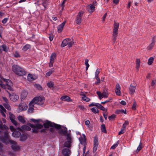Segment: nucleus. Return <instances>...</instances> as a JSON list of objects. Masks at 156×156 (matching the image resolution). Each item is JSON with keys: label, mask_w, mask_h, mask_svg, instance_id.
I'll list each match as a JSON object with an SVG mask.
<instances>
[{"label": "nucleus", "mask_w": 156, "mask_h": 156, "mask_svg": "<svg viewBox=\"0 0 156 156\" xmlns=\"http://www.w3.org/2000/svg\"><path fill=\"white\" fill-rule=\"evenodd\" d=\"M154 58L152 57H150L148 60V64L150 65H151L153 61Z\"/></svg>", "instance_id": "4c0bfd02"}, {"label": "nucleus", "mask_w": 156, "mask_h": 156, "mask_svg": "<svg viewBox=\"0 0 156 156\" xmlns=\"http://www.w3.org/2000/svg\"><path fill=\"white\" fill-rule=\"evenodd\" d=\"M101 94L103 97L104 98H106L108 97V94L107 92V91H104L102 93H101Z\"/></svg>", "instance_id": "a19ab883"}, {"label": "nucleus", "mask_w": 156, "mask_h": 156, "mask_svg": "<svg viewBox=\"0 0 156 156\" xmlns=\"http://www.w3.org/2000/svg\"><path fill=\"white\" fill-rule=\"evenodd\" d=\"M97 94L98 96L100 99L101 100L103 98L102 95L101 94V93L100 92L97 91Z\"/></svg>", "instance_id": "6e6d98bb"}, {"label": "nucleus", "mask_w": 156, "mask_h": 156, "mask_svg": "<svg viewBox=\"0 0 156 156\" xmlns=\"http://www.w3.org/2000/svg\"><path fill=\"white\" fill-rule=\"evenodd\" d=\"M52 123L50 121H47L46 122L43 124L45 128H48L49 126L52 127Z\"/></svg>", "instance_id": "a211bd4d"}, {"label": "nucleus", "mask_w": 156, "mask_h": 156, "mask_svg": "<svg viewBox=\"0 0 156 156\" xmlns=\"http://www.w3.org/2000/svg\"><path fill=\"white\" fill-rule=\"evenodd\" d=\"M129 124V122L128 121H126L123 124L122 128L125 129L126 126Z\"/></svg>", "instance_id": "c03bdc74"}, {"label": "nucleus", "mask_w": 156, "mask_h": 156, "mask_svg": "<svg viewBox=\"0 0 156 156\" xmlns=\"http://www.w3.org/2000/svg\"><path fill=\"white\" fill-rule=\"evenodd\" d=\"M31 120L33 121V122H34V123H35V122H39L40 120V119H38V120H36V119H31Z\"/></svg>", "instance_id": "338daca9"}, {"label": "nucleus", "mask_w": 156, "mask_h": 156, "mask_svg": "<svg viewBox=\"0 0 156 156\" xmlns=\"http://www.w3.org/2000/svg\"><path fill=\"white\" fill-rule=\"evenodd\" d=\"M83 135L84 136L83 138H79L80 140V142L82 144L84 143V142L85 141V136L84 135Z\"/></svg>", "instance_id": "a18cd8bd"}, {"label": "nucleus", "mask_w": 156, "mask_h": 156, "mask_svg": "<svg viewBox=\"0 0 156 156\" xmlns=\"http://www.w3.org/2000/svg\"><path fill=\"white\" fill-rule=\"evenodd\" d=\"M66 140V141L64 144V147L69 148L71 146V144L72 142V138L70 134L67 133V134Z\"/></svg>", "instance_id": "39448f33"}, {"label": "nucleus", "mask_w": 156, "mask_h": 156, "mask_svg": "<svg viewBox=\"0 0 156 156\" xmlns=\"http://www.w3.org/2000/svg\"><path fill=\"white\" fill-rule=\"evenodd\" d=\"M67 129L66 127H64V129H61L58 131L59 134H62L63 135H67Z\"/></svg>", "instance_id": "4be33fe9"}, {"label": "nucleus", "mask_w": 156, "mask_h": 156, "mask_svg": "<svg viewBox=\"0 0 156 156\" xmlns=\"http://www.w3.org/2000/svg\"><path fill=\"white\" fill-rule=\"evenodd\" d=\"M27 136L25 134H22L21 135L20 137V140L21 141H24L27 138Z\"/></svg>", "instance_id": "2f4dec72"}, {"label": "nucleus", "mask_w": 156, "mask_h": 156, "mask_svg": "<svg viewBox=\"0 0 156 156\" xmlns=\"http://www.w3.org/2000/svg\"><path fill=\"white\" fill-rule=\"evenodd\" d=\"M0 127L1 128V129H2V130L5 129L6 130V131L4 133V134L5 133H8L7 131V130L9 129V128L6 125H4L3 126H2L1 125H0ZM7 134H8V133Z\"/></svg>", "instance_id": "7c9ffc66"}, {"label": "nucleus", "mask_w": 156, "mask_h": 156, "mask_svg": "<svg viewBox=\"0 0 156 156\" xmlns=\"http://www.w3.org/2000/svg\"><path fill=\"white\" fill-rule=\"evenodd\" d=\"M74 42L73 41H70L68 42V46L69 47H71L74 44Z\"/></svg>", "instance_id": "13d9d810"}, {"label": "nucleus", "mask_w": 156, "mask_h": 156, "mask_svg": "<svg viewBox=\"0 0 156 156\" xmlns=\"http://www.w3.org/2000/svg\"><path fill=\"white\" fill-rule=\"evenodd\" d=\"M9 97L10 100L14 102L17 101L19 98V96L14 94H12L9 93Z\"/></svg>", "instance_id": "4468645a"}, {"label": "nucleus", "mask_w": 156, "mask_h": 156, "mask_svg": "<svg viewBox=\"0 0 156 156\" xmlns=\"http://www.w3.org/2000/svg\"><path fill=\"white\" fill-rule=\"evenodd\" d=\"M98 144V140L96 136H95L94 139V147L93 149V151L95 152L97 149Z\"/></svg>", "instance_id": "ddd939ff"}, {"label": "nucleus", "mask_w": 156, "mask_h": 156, "mask_svg": "<svg viewBox=\"0 0 156 156\" xmlns=\"http://www.w3.org/2000/svg\"><path fill=\"white\" fill-rule=\"evenodd\" d=\"M27 79L29 80H34L32 75L29 74L27 76Z\"/></svg>", "instance_id": "37998d69"}, {"label": "nucleus", "mask_w": 156, "mask_h": 156, "mask_svg": "<svg viewBox=\"0 0 156 156\" xmlns=\"http://www.w3.org/2000/svg\"><path fill=\"white\" fill-rule=\"evenodd\" d=\"M0 112L2 115L4 117H5V115L4 112H6V110L5 109L3 106L0 105Z\"/></svg>", "instance_id": "412c9836"}, {"label": "nucleus", "mask_w": 156, "mask_h": 156, "mask_svg": "<svg viewBox=\"0 0 156 156\" xmlns=\"http://www.w3.org/2000/svg\"><path fill=\"white\" fill-rule=\"evenodd\" d=\"M4 85H2L1 87L4 88H7L10 90H12V87L13 86L12 82L9 80H6V84L5 87Z\"/></svg>", "instance_id": "0eeeda50"}, {"label": "nucleus", "mask_w": 156, "mask_h": 156, "mask_svg": "<svg viewBox=\"0 0 156 156\" xmlns=\"http://www.w3.org/2000/svg\"><path fill=\"white\" fill-rule=\"evenodd\" d=\"M140 59L138 58H137L136 59V70L137 71H138L139 70V68L140 66Z\"/></svg>", "instance_id": "cd10ccee"}, {"label": "nucleus", "mask_w": 156, "mask_h": 156, "mask_svg": "<svg viewBox=\"0 0 156 156\" xmlns=\"http://www.w3.org/2000/svg\"><path fill=\"white\" fill-rule=\"evenodd\" d=\"M21 128L24 130H30L31 128L29 126L27 125H23L22 126Z\"/></svg>", "instance_id": "72a5a7b5"}, {"label": "nucleus", "mask_w": 156, "mask_h": 156, "mask_svg": "<svg viewBox=\"0 0 156 156\" xmlns=\"http://www.w3.org/2000/svg\"><path fill=\"white\" fill-rule=\"evenodd\" d=\"M155 42V40L154 38H153L152 40L151 43L150 44V45L148 46L147 48L148 50H151L152 49L153 47L154 46Z\"/></svg>", "instance_id": "b1692460"}, {"label": "nucleus", "mask_w": 156, "mask_h": 156, "mask_svg": "<svg viewBox=\"0 0 156 156\" xmlns=\"http://www.w3.org/2000/svg\"><path fill=\"white\" fill-rule=\"evenodd\" d=\"M3 101L6 103H8L9 101L8 99L5 97H2Z\"/></svg>", "instance_id": "69168bd1"}, {"label": "nucleus", "mask_w": 156, "mask_h": 156, "mask_svg": "<svg viewBox=\"0 0 156 156\" xmlns=\"http://www.w3.org/2000/svg\"><path fill=\"white\" fill-rule=\"evenodd\" d=\"M31 101L34 105L37 104L39 105H42L44 103V97H36Z\"/></svg>", "instance_id": "423d86ee"}, {"label": "nucleus", "mask_w": 156, "mask_h": 156, "mask_svg": "<svg viewBox=\"0 0 156 156\" xmlns=\"http://www.w3.org/2000/svg\"><path fill=\"white\" fill-rule=\"evenodd\" d=\"M8 19V18H5L2 20V22L3 24H5L6 23Z\"/></svg>", "instance_id": "0e129e2a"}, {"label": "nucleus", "mask_w": 156, "mask_h": 156, "mask_svg": "<svg viewBox=\"0 0 156 156\" xmlns=\"http://www.w3.org/2000/svg\"><path fill=\"white\" fill-rule=\"evenodd\" d=\"M52 127H54L55 128L58 129H60L61 128V125L55 124L53 122L52 123Z\"/></svg>", "instance_id": "f704fd0d"}, {"label": "nucleus", "mask_w": 156, "mask_h": 156, "mask_svg": "<svg viewBox=\"0 0 156 156\" xmlns=\"http://www.w3.org/2000/svg\"><path fill=\"white\" fill-rule=\"evenodd\" d=\"M56 54L55 53H52L50 56V62L49 66L50 67H51L53 66L55 59L56 58Z\"/></svg>", "instance_id": "f8f14e48"}, {"label": "nucleus", "mask_w": 156, "mask_h": 156, "mask_svg": "<svg viewBox=\"0 0 156 156\" xmlns=\"http://www.w3.org/2000/svg\"><path fill=\"white\" fill-rule=\"evenodd\" d=\"M103 115L105 120H107L108 116V113L107 112V110H106V112H105L103 113Z\"/></svg>", "instance_id": "3c124183"}, {"label": "nucleus", "mask_w": 156, "mask_h": 156, "mask_svg": "<svg viewBox=\"0 0 156 156\" xmlns=\"http://www.w3.org/2000/svg\"><path fill=\"white\" fill-rule=\"evenodd\" d=\"M28 94L27 92L25 90L22 91L21 94L20 98L22 100H24L27 97Z\"/></svg>", "instance_id": "6ab92c4d"}, {"label": "nucleus", "mask_w": 156, "mask_h": 156, "mask_svg": "<svg viewBox=\"0 0 156 156\" xmlns=\"http://www.w3.org/2000/svg\"><path fill=\"white\" fill-rule=\"evenodd\" d=\"M14 56L16 58L20 57V55L19 54V53L17 51H16L14 52Z\"/></svg>", "instance_id": "5fc2aeb1"}, {"label": "nucleus", "mask_w": 156, "mask_h": 156, "mask_svg": "<svg viewBox=\"0 0 156 156\" xmlns=\"http://www.w3.org/2000/svg\"><path fill=\"white\" fill-rule=\"evenodd\" d=\"M3 105L5 106L6 108L10 110L11 109V108L10 105L8 104V103H4Z\"/></svg>", "instance_id": "49530a36"}, {"label": "nucleus", "mask_w": 156, "mask_h": 156, "mask_svg": "<svg viewBox=\"0 0 156 156\" xmlns=\"http://www.w3.org/2000/svg\"><path fill=\"white\" fill-rule=\"evenodd\" d=\"M118 145V144L116 143L114 144L111 147V149H114Z\"/></svg>", "instance_id": "680f3d73"}, {"label": "nucleus", "mask_w": 156, "mask_h": 156, "mask_svg": "<svg viewBox=\"0 0 156 156\" xmlns=\"http://www.w3.org/2000/svg\"><path fill=\"white\" fill-rule=\"evenodd\" d=\"M54 70L53 69H50L49 71L46 73V77H48L50 76L52 73L54 72Z\"/></svg>", "instance_id": "c756f323"}, {"label": "nucleus", "mask_w": 156, "mask_h": 156, "mask_svg": "<svg viewBox=\"0 0 156 156\" xmlns=\"http://www.w3.org/2000/svg\"><path fill=\"white\" fill-rule=\"evenodd\" d=\"M2 47L3 48V51L5 52H7L9 49V48L5 44L2 45Z\"/></svg>", "instance_id": "ea45409f"}, {"label": "nucleus", "mask_w": 156, "mask_h": 156, "mask_svg": "<svg viewBox=\"0 0 156 156\" xmlns=\"http://www.w3.org/2000/svg\"><path fill=\"white\" fill-rule=\"evenodd\" d=\"M27 105L26 104L21 103L19 105L17 111L20 112L26 110L27 109Z\"/></svg>", "instance_id": "6e6552de"}, {"label": "nucleus", "mask_w": 156, "mask_h": 156, "mask_svg": "<svg viewBox=\"0 0 156 156\" xmlns=\"http://www.w3.org/2000/svg\"><path fill=\"white\" fill-rule=\"evenodd\" d=\"M66 21H64L58 27V32H61L62 30L63 27L65 25Z\"/></svg>", "instance_id": "aec40b11"}, {"label": "nucleus", "mask_w": 156, "mask_h": 156, "mask_svg": "<svg viewBox=\"0 0 156 156\" xmlns=\"http://www.w3.org/2000/svg\"><path fill=\"white\" fill-rule=\"evenodd\" d=\"M29 126L33 128L32 132L33 133H37L38 132L40 131L41 132H44L45 130V129H43L41 130L40 129L43 128V126L42 125L37 124L35 125L32 124H29Z\"/></svg>", "instance_id": "7ed1b4c3"}, {"label": "nucleus", "mask_w": 156, "mask_h": 156, "mask_svg": "<svg viewBox=\"0 0 156 156\" xmlns=\"http://www.w3.org/2000/svg\"><path fill=\"white\" fill-rule=\"evenodd\" d=\"M87 9L88 12L91 13L95 11V7L92 5H88L87 7Z\"/></svg>", "instance_id": "dca6fc26"}, {"label": "nucleus", "mask_w": 156, "mask_h": 156, "mask_svg": "<svg viewBox=\"0 0 156 156\" xmlns=\"http://www.w3.org/2000/svg\"><path fill=\"white\" fill-rule=\"evenodd\" d=\"M116 115L114 114H113L108 117L109 119L110 120H113L115 118Z\"/></svg>", "instance_id": "4d7b16f0"}, {"label": "nucleus", "mask_w": 156, "mask_h": 156, "mask_svg": "<svg viewBox=\"0 0 156 156\" xmlns=\"http://www.w3.org/2000/svg\"><path fill=\"white\" fill-rule=\"evenodd\" d=\"M91 110L92 111L95 113H98V109L96 107H94L92 108Z\"/></svg>", "instance_id": "09e8293b"}, {"label": "nucleus", "mask_w": 156, "mask_h": 156, "mask_svg": "<svg viewBox=\"0 0 156 156\" xmlns=\"http://www.w3.org/2000/svg\"><path fill=\"white\" fill-rule=\"evenodd\" d=\"M125 130V129L122 128L121 130L119 133V135H121L123 133H124Z\"/></svg>", "instance_id": "e2e57ef3"}, {"label": "nucleus", "mask_w": 156, "mask_h": 156, "mask_svg": "<svg viewBox=\"0 0 156 156\" xmlns=\"http://www.w3.org/2000/svg\"><path fill=\"white\" fill-rule=\"evenodd\" d=\"M121 87L119 84H117L115 87V93L118 96L120 95Z\"/></svg>", "instance_id": "f3484780"}, {"label": "nucleus", "mask_w": 156, "mask_h": 156, "mask_svg": "<svg viewBox=\"0 0 156 156\" xmlns=\"http://www.w3.org/2000/svg\"><path fill=\"white\" fill-rule=\"evenodd\" d=\"M34 104L32 101L29 103V108L27 110V112L28 113H31L33 112L34 109Z\"/></svg>", "instance_id": "2eb2a0df"}, {"label": "nucleus", "mask_w": 156, "mask_h": 156, "mask_svg": "<svg viewBox=\"0 0 156 156\" xmlns=\"http://www.w3.org/2000/svg\"><path fill=\"white\" fill-rule=\"evenodd\" d=\"M84 13L83 11L79 12L77 16L76 19V23L78 24H80L81 22V17Z\"/></svg>", "instance_id": "9d476101"}, {"label": "nucleus", "mask_w": 156, "mask_h": 156, "mask_svg": "<svg viewBox=\"0 0 156 156\" xmlns=\"http://www.w3.org/2000/svg\"><path fill=\"white\" fill-rule=\"evenodd\" d=\"M133 82V83H131L129 87V94L131 95L134 94L135 92V90L136 88V84L134 83Z\"/></svg>", "instance_id": "1a4fd4ad"}, {"label": "nucleus", "mask_w": 156, "mask_h": 156, "mask_svg": "<svg viewBox=\"0 0 156 156\" xmlns=\"http://www.w3.org/2000/svg\"><path fill=\"white\" fill-rule=\"evenodd\" d=\"M18 119L21 122L23 123H25L26 122V121L24 120L22 116H19L18 117Z\"/></svg>", "instance_id": "c9c22d12"}, {"label": "nucleus", "mask_w": 156, "mask_h": 156, "mask_svg": "<svg viewBox=\"0 0 156 156\" xmlns=\"http://www.w3.org/2000/svg\"><path fill=\"white\" fill-rule=\"evenodd\" d=\"M88 59H86L85 60V64L86 66V70H87L88 69V68L89 66V65L88 63Z\"/></svg>", "instance_id": "de8ad7c7"}, {"label": "nucleus", "mask_w": 156, "mask_h": 156, "mask_svg": "<svg viewBox=\"0 0 156 156\" xmlns=\"http://www.w3.org/2000/svg\"><path fill=\"white\" fill-rule=\"evenodd\" d=\"M61 99L64 101H70V98L69 97L64 96L62 97L61 98Z\"/></svg>", "instance_id": "a878e982"}, {"label": "nucleus", "mask_w": 156, "mask_h": 156, "mask_svg": "<svg viewBox=\"0 0 156 156\" xmlns=\"http://www.w3.org/2000/svg\"><path fill=\"white\" fill-rule=\"evenodd\" d=\"M142 148V143L141 142L140 143V144L138 147H137V150L136 151V153H138L139 152Z\"/></svg>", "instance_id": "58836bf2"}, {"label": "nucleus", "mask_w": 156, "mask_h": 156, "mask_svg": "<svg viewBox=\"0 0 156 156\" xmlns=\"http://www.w3.org/2000/svg\"><path fill=\"white\" fill-rule=\"evenodd\" d=\"M112 100L111 98H109V100H107L105 101L104 102H101V103L102 104H105V103H108L109 102H110V101Z\"/></svg>", "instance_id": "052dcab7"}, {"label": "nucleus", "mask_w": 156, "mask_h": 156, "mask_svg": "<svg viewBox=\"0 0 156 156\" xmlns=\"http://www.w3.org/2000/svg\"><path fill=\"white\" fill-rule=\"evenodd\" d=\"M10 120L14 125L15 126L17 125V123L16 122L15 120L14 119L11 118V116L10 117Z\"/></svg>", "instance_id": "864d4df0"}, {"label": "nucleus", "mask_w": 156, "mask_h": 156, "mask_svg": "<svg viewBox=\"0 0 156 156\" xmlns=\"http://www.w3.org/2000/svg\"><path fill=\"white\" fill-rule=\"evenodd\" d=\"M136 103L135 101H134L133 105L132 106V109L133 110H135L136 109Z\"/></svg>", "instance_id": "bf43d9fd"}, {"label": "nucleus", "mask_w": 156, "mask_h": 156, "mask_svg": "<svg viewBox=\"0 0 156 156\" xmlns=\"http://www.w3.org/2000/svg\"><path fill=\"white\" fill-rule=\"evenodd\" d=\"M71 151L69 148L64 147L62 151V156H69Z\"/></svg>", "instance_id": "9b49d317"}, {"label": "nucleus", "mask_w": 156, "mask_h": 156, "mask_svg": "<svg viewBox=\"0 0 156 156\" xmlns=\"http://www.w3.org/2000/svg\"><path fill=\"white\" fill-rule=\"evenodd\" d=\"M101 129L102 132L105 133H106L107 131L106 129L105 126L104 124L101 125Z\"/></svg>", "instance_id": "e433bc0d"}, {"label": "nucleus", "mask_w": 156, "mask_h": 156, "mask_svg": "<svg viewBox=\"0 0 156 156\" xmlns=\"http://www.w3.org/2000/svg\"><path fill=\"white\" fill-rule=\"evenodd\" d=\"M12 70L15 74L19 76L25 75L26 74L25 69L17 65H13L12 66Z\"/></svg>", "instance_id": "f03ea898"}, {"label": "nucleus", "mask_w": 156, "mask_h": 156, "mask_svg": "<svg viewBox=\"0 0 156 156\" xmlns=\"http://www.w3.org/2000/svg\"><path fill=\"white\" fill-rule=\"evenodd\" d=\"M119 24L118 23L114 22V28L113 29L112 39L113 43H115L116 41V37L118 35V30L119 28Z\"/></svg>", "instance_id": "20e7f679"}, {"label": "nucleus", "mask_w": 156, "mask_h": 156, "mask_svg": "<svg viewBox=\"0 0 156 156\" xmlns=\"http://www.w3.org/2000/svg\"><path fill=\"white\" fill-rule=\"evenodd\" d=\"M107 13H106L104 15L103 17H102V21H105V18L107 16Z\"/></svg>", "instance_id": "774afa93"}, {"label": "nucleus", "mask_w": 156, "mask_h": 156, "mask_svg": "<svg viewBox=\"0 0 156 156\" xmlns=\"http://www.w3.org/2000/svg\"><path fill=\"white\" fill-rule=\"evenodd\" d=\"M80 95L81 96H82L83 97L82 98V99L83 100V101H86V102H88L89 101L90 99V98H88L87 97H86L83 94V93H82L80 94Z\"/></svg>", "instance_id": "bb28decb"}, {"label": "nucleus", "mask_w": 156, "mask_h": 156, "mask_svg": "<svg viewBox=\"0 0 156 156\" xmlns=\"http://www.w3.org/2000/svg\"><path fill=\"white\" fill-rule=\"evenodd\" d=\"M47 85L48 87L50 88H52L54 86V83L52 82H48L47 83Z\"/></svg>", "instance_id": "79ce46f5"}, {"label": "nucleus", "mask_w": 156, "mask_h": 156, "mask_svg": "<svg viewBox=\"0 0 156 156\" xmlns=\"http://www.w3.org/2000/svg\"><path fill=\"white\" fill-rule=\"evenodd\" d=\"M115 113L116 114H122L124 113L125 114H126V110H124L122 109L121 110H117L115 112Z\"/></svg>", "instance_id": "c85d7f7f"}, {"label": "nucleus", "mask_w": 156, "mask_h": 156, "mask_svg": "<svg viewBox=\"0 0 156 156\" xmlns=\"http://www.w3.org/2000/svg\"><path fill=\"white\" fill-rule=\"evenodd\" d=\"M34 87L36 88H37V89L39 90H42V87L39 84H35L34 85Z\"/></svg>", "instance_id": "8fccbe9b"}, {"label": "nucleus", "mask_w": 156, "mask_h": 156, "mask_svg": "<svg viewBox=\"0 0 156 156\" xmlns=\"http://www.w3.org/2000/svg\"><path fill=\"white\" fill-rule=\"evenodd\" d=\"M48 2L47 0H43L42 3V4L43 6L44 7V8H45L46 6L47 5Z\"/></svg>", "instance_id": "603ef678"}, {"label": "nucleus", "mask_w": 156, "mask_h": 156, "mask_svg": "<svg viewBox=\"0 0 156 156\" xmlns=\"http://www.w3.org/2000/svg\"><path fill=\"white\" fill-rule=\"evenodd\" d=\"M12 135L15 137H18L20 135V133L19 131H14L12 133Z\"/></svg>", "instance_id": "393cba45"}, {"label": "nucleus", "mask_w": 156, "mask_h": 156, "mask_svg": "<svg viewBox=\"0 0 156 156\" xmlns=\"http://www.w3.org/2000/svg\"><path fill=\"white\" fill-rule=\"evenodd\" d=\"M30 48V45L28 44H27L23 47L22 48V50L24 51H26Z\"/></svg>", "instance_id": "473e14b6"}, {"label": "nucleus", "mask_w": 156, "mask_h": 156, "mask_svg": "<svg viewBox=\"0 0 156 156\" xmlns=\"http://www.w3.org/2000/svg\"><path fill=\"white\" fill-rule=\"evenodd\" d=\"M0 140L3 143L7 144L9 142L12 144V148L14 150L17 151L20 150V147L16 145V143L14 141L9 139V135L7 133H5V136H0Z\"/></svg>", "instance_id": "f257e3e1"}, {"label": "nucleus", "mask_w": 156, "mask_h": 156, "mask_svg": "<svg viewBox=\"0 0 156 156\" xmlns=\"http://www.w3.org/2000/svg\"><path fill=\"white\" fill-rule=\"evenodd\" d=\"M70 40L69 38H67L64 40L62 41V44L61 46L62 47H64L66 46L68 44V42L70 41Z\"/></svg>", "instance_id": "5701e85b"}]
</instances>
